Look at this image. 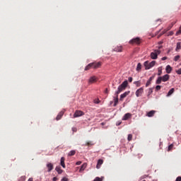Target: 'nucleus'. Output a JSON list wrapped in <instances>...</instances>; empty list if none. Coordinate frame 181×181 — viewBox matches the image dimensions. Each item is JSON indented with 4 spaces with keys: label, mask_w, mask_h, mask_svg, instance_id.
<instances>
[{
    "label": "nucleus",
    "mask_w": 181,
    "mask_h": 181,
    "mask_svg": "<svg viewBox=\"0 0 181 181\" xmlns=\"http://www.w3.org/2000/svg\"><path fill=\"white\" fill-rule=\"evenodd\" d=\"M129 93H131L130 91H126L124 93H122L120 95V101H122V100H124V98H125V97H127V95H129Z\"/></svg>",
    "instance_id": "obj_11"
},
{
    "label": "nucleus",
    "mask_w": 181,
    "mask_h": 181,
    "mask_svg": "<svg viewBox=\"0 0 181 181\" xmlns=\"http://www.w3.org/2000/svg\"><path fill=\"white\" fill-rule=\"evenodd\" d=\"M52 180L53 181H57V177H53Z\"/></svg>",
    "instance_id": "obj_46"
},
{
    "label": "nucleus",
    "mask_w": 181,
    "mask_h": 181,
    "mask_svg": "<svg viewBox=\"0 0 181 181\" xmlns=\"http://www.w3.org/2000/svg\"><path fill=\"white\" fill-rule=\"evenodd\" d=\"M158 49H162V46H160V47H158Z\"/></svg>",
    "instance_id": "obj_53"
},
{
    "label": "nucleus",
    "mask_w": 181,
    "mask_h": 181,
    "mask_svg": "<svg viewBox=\"0 0 181 181\" xmlns=\"http://www.w3.org/2000/svg\"><path fill=\"white\" fill-rule=\"evenodd\" d=\"M65 111L66 110H62L61 112H59V113L57 116V121H59V119H62V117H63V115H64Z\"/></svg>",
    "instance_id": "obj_10"
},
{
    "label": "nucleus",
    "mask_w": 181,
    "mask_h": 181,
    "mask_svg": "<svg viewBox=\"0 0 181 181\" xmlns=\"http://www.w3.org/2000/svg\"><path fill=\"white\" fill-rule=\"evenodd\" d=\"M99 67H101V62H93L89 64H88L85 67V71H87V70H90V69H98Z\"/></svg>",
    "instance_id": "obj_2"
},
{
    "label": "nucleus",
    "mask_w": 181,
    "mask_h": 181,
    "mask_svg": "<svg viewBox=\"0 0 181 181\" xmlns=\"http://www.w3.org/2000/svg\"><path fill=\"white\" fill-rule=\"evenodd\" d=\"M153 80V76H151L148 81L151 82Z\"/></svg>",
    "instance_id": "obj_40"
},
{
    "label": "nucleus",
    "mask_w": 181,
    "mask_h": 181,
    "mask_svg": "<svg viewBox=\"0 0 181 181\" xmlns=\"http://www.w3.org/2000/svg\"><path fill=\"white\" fill-rule=\"evenodd\" d=\"M132 117V114L131 113H126L123 117H122V121H127V119H129Z\"/></svg>",
    "instance_id": "obj_9"
},
{
    "label": "nucleus",
    "mask_w": 181,
    "mask_h": 181,
    "mask_svg": "<svg viewBox=\"0 0 181 181\" xmlns=\"http://www.w3.org/2000/svg\"><path fill=\"white\" fill-rule=\"evenodd\" d=\"M93 181H101V179L98 177H96Z\"/></svg>",
    "instance_id": "obj_36"
},
{
    "label": "nucleus",
    "mask_w": 181,
    "mask_h": 181,
    "mask_svg": "<svg viewBox=\"0 0 181 181\" xmlns=\"http://www.w3.org/2000/svg\"><path fill=\"white\" fill-rule=\"evenodd\" d=\"M130 45H141V38H133L129 41Z\"/></svg>",
    "instance_id": "obj_6"
},
{
    "label": "nucleus",
    "mask_w": 181,
    "mask_h": 181,
    "mask_svg": "<svg viewBox=\"0 0 181 181\" xmlns=\"http://www.w3.org/2000/svg\"><path fill=\"white\" fill-rule=\"evenodd\" d=\"M47 172H52V170L53 169V164L51 163H48L47 164Z\"/></svg>",
    "instance_id": "obj_14"
},
{
    "label": "nucleus",
    "mask_w": 181,
    "mask_h": 181,
    "mask_svg": "<svg viewBox=\"0 0 181 181\" xmlns=\"http://www.w3.org/2000/svg\"><path fill=\"white\" fill-rule=\"evenodd\" d=\"M142 94H144V87H141V88H139L136 91V97H141L142 95Z\"/></svg>",
    "instance_id": "obj_8"
},
{
    "label": "nucleus",
    "mask_w": 181,
    "mask_h": 181,
    "mask_svg": "<svg viewBox=\"0 0 181 181\" xmlns=\"http://www.w3.org/2000/svg\"><path fill=\"white\" fill-rule=\"evenodd\" d=\"M141 69H142V64H141V63H139L136 66V71H140Z\"/></svg>",
    "instance_id": "obj_24"
},
{
    "label": "nucleus",
    "mask_w": 181,
    "mask_h": 181,
    "mask_svg": "<svg viewBox=\"0 0 181 181\" xmlns=\"http://www.w3.org/2000/svg\"><path fill=\"white\" fill-rule=\"evenodd\" d=\"M76 165H81V161H78V162H76Z\"/></svg>",
    "instance_id": "obj_45"
},
{
    "label": "nucleus",
    "mask_w": 181,
    "mask_h": 181,
    "mask_svg": "<svg viewBox=\"0 0 181 181\" xmlns=\"http://www.w3.org/2000/svg\"><path fill=\"white\" fill-rule=\"evenodd\" d=\"M61 181H69V178L64 177L61 180Z\"/></svg>",
    "instance_id": "obj_35"
},
{
    "label": "nucleus",
    "mask_w": 181,
    "mask_h": 181,
    "mask_svg": "<svg viewBox=\"0 0 181 181\" xmlns=\"http://www.w3.org/2000/svg\"><path fill=\"white\" fill-rule=\"evenodd\" d=\"M103 162L104 161L102 159H99L98 160V164L96 165L97 169H100V168H101V165H103Z\"/></svg>",
    "instance_id": "obj_15"
},
{
    "label": "nucleus",
    "mask_w": 181,
    "mask_h": 181,
    "mask_svg": "<svg viewBox=\"0 0 181 181\" xmlns=\"http://www.w3.org/2000/svg\"><path fill=\"white\" fill-rule=\"evenodd\" d=\"M172 149H173V144H170V146H168V152H170Z\"/></svg>",
    "instance_id": "obj_28"
},
{
    "label": "nucleus",
    "mask_w": 181,
    "mask_h": 181,
    "mask_svg": "<svg viewBox=\"0 0 181 181\" xmlns=\"http://www.w3.org/2000/svg\"><path fill=\"white\" fill-rule=\"evenodd\" d=\"M64 160H66V159L64 158V157H62V158H61L60 165H61V166H62V168H66V164L64 163Z\"/></svg>",
    "instance_id": "obj_18"
},
{
    "label": "nucleus",
    "mask_w": 181,
    "mask_h": 181,
    "mask_svg": "<svg viewBox=\"0 0 181 181\" xmlns=\"http://www.w3.org/2000/svg\"><path fill=\"white\" fill-rule=\"evenodd\" d=\"M169 78H170L169 74H165L163 76H160L156 80V84H160V83H162V81H163L165 83L169 80Z\"/></svg>",
    "instance_id": "obj_3"
},
{
    "label": "nucleus",
    "mask_w": 181,
    "mask_h": 181,
    "mask_svg": "<svg viewBox=\"0 0 181 181\" xmlns=\"http://www.w3.org/2000/svg\"><path fill=\"white\" fill-rule=\"evenodd\" d=\"M55 170L59 173V175H62L63 173V170H62L60 166H57L55 168Z\"/></svg>",
    "instance_id": "obj_16"
},
{
    "label": "nucleus",
    "mask_w": 181,
    "mask_h": 181,
    "mask_svg": "<svg viewBox=\"0 0 181 181\" xmlns=\"http://www.w3.org/2000/svg\"><path fill=\"white\" fill-rule=\"evenodd\" d=\"M155 64H156V61H152L150 63L148 61H146L144 62V67H146V70H149V69H152Z\"/></svg>",
    "instance_id": "obj_4"
},
{
    "label": "nucleus",
    "mask_w": 181,
    "mask_h": 181,
    "mask_svg": "<svg viewBox=\"0 0 181 181\" xmlns=\"http://www.w3.org/2000/svg\"><path fill=\"white\" fill-rule=\"evenodd\" d=\"M117 127H119V125H121V122H119V123H117V124H116Z\"/></svg>",
    "instance_id": "obj_49"
},
{
    "label": "nucleus",
    "mask_w": 181,
    "mask_h": 181,
    "mask_svg": "<svg viewBox=\"0 0 181 181\" xmlns=\"http://www.w3.org/2000/svg\"><path fill=\"white\" fill-rule=\"evenodd\" d=\"M105 93H108V88H106L105 90Z\"/></svg>",
    "instance_id": "obj_51"
},
{
    "label": "nucleus",
    "mask_w": 181,
    "mask_h": 181,
    "mask_svg": "<svg viewBox=\"0 0 181 181\" xmlns=\"http://www.w3.org/2000/svg\"><path fill=\"white\" fill-rule=\"evenodd\" d=\"M84 115V112L81 110H76L75 113L74 114V118H77L78 117H83Z\"/></svg>",
    "instance_id": "obj_7"
},
{
    "label": "nucleus",
    "mask_w": 181,
    "mask_h": 181,
    "mask_svg": "<svg viewBox=\"0 0 181 181\" xmlns=\"http://www.w3.org/2000/svg\"><path fill=\"white\" fill-rule=\"evenodd\" d=\"M175 23H176V22H173L172 23H171V26L173 28V25H175Z\"/></svg>",
    "instance_id": "obj_48"
},
{
    "label": "nucleus",
    "mask_w": 181,
    "mask_h": 181,
    "mask_svg": "<svg viewBox=\"0 0 181 181\" xmlns=\"http://www.w3.org/2000/svg\"><path fill=\"white\" fill-rule=\"evenodd\" d=\"M173 93H175V88H171V89L168 91V94H167V96L169 97V96L172 95Z\"/></svg>",
    "instance_id": "obj_21"
},
{
    "label": "nucleus",
    "mask_w": 181,
    "mask_h": 181,
    "mask_svg": "<svg viewBox=\"0 0 181 181\" xmlns=\"http://www.w3.org/2000/svg\"><path fill=\"white\" fill-rule=\"evenodd\" d=\"M72 131H73V132H77V128L72 127Z\"/></svg>",
    "instance_id": "obj_39"
},
{
    "label": "nucleus",
    "mask_w": 181,
    "mask_h": 181,
    "mask_svg": "<svg viewBox=\"0 0 181 181\" xmlns=\"http://www.w3.org/2000/svg\"><path fill=\"white\" fill-rule=\"evenodd\" d=\"M94 103H95V104H100V100L98 99V100H95Z\"/></svg>",
    "instance_id": "obj_38"
},
{
    "label": "nucleus",
    "mask_w": 181,
    "mask_h": 181,
    "mask_svg": "<svg viewBox=\"0 0 181 181\" xmlns=\"http://www.w3.org/2000/svg\"><path fill=\"white\" fill-rule=\"evenodd\" d=\"M175 181H181V177H177Z\"/></svg>",
    "instance_id": "obj_43"
},
{
    "label": "nucleus",
    "mask_w": 181,
    "mask_h": 181,
    "mask_svg": "<svg viewBox=\"0 0 181 181\" xmlns=\"http://www.w3.org/2000/svg\"><path fill=\"white\" fill-rule=\"evenodd\" d=\"M134 84H135L136 87H141V81H134Z\"/></svg>",
    "instance_id": "obj_25"
},
{
    "label": "nucleus",
    "mask_w": 181,
    "mask_h": 181,
    "mask_svg": "<svg viewBox=\"0 0 181 181\" xmlns=\"http://www.w3.org/2000/svg\"><path fill=\"white\" fill-rule=\"evenodd\" d=\"M86 168H87V163H83V164L81 166V168H80V170H79L80 173H81V172H83V170H84Z\"/></svg>",
    "instance_id": "obj_19"
},
{
    "label": "nucleus",
    "mask_w": 181,
    "mask_h": 181,
    "mask_svg": "<svg viewBox=\"0 0 181 181\" xmlns=\"http://www.w3.org/2000/svg\"><path fill=\"white\" fill-rule=\"evenodd\" d=\"M167 59H168V57H163V58L161 59V60H166Z\"/></svg>",
    "instance_id": "obj_47"
},
{
    "label": "nucleus",
    "mask_w": 181,
    "mask_h": 181,
    "mask_svg": "<svg viewBox=\"0 0 181 181\" xmlns=\"http://www.w3.org/2000/svg\"><path fill=\"white\" fill-rule=\"evenodd\" d=\"M113 52H122V46H117L113 49Z\"/></svg>",
    "instance_id": "obj_12"
},
{
    "label": "nucleus",
    "mask_w": 181,
    "mask_h": 181,
    "mask_svg": "<svg viewBox=\"0 0 181 181\" xmlns=\"http://www.w3.org/2000/svg\"><path fill=\"white\" fill-rule=\"evenodd\" d=\"M179 59H180V55H177L174 57V62H177V60H179Z\"/></svg>",
    "instance_id": "obj_31"
},
{
    "label": "nucleus",
    "mask_w": 181,
    "mask_h": 181,
    "mask_svg": "<svg viewBox=\"0 0 181 181\" xmlns=\"http://www.w3.org/2000/svg\"><path fill=\"white\" fill-rule=\"evenodd\" d=\"M128 80H129V83H132L133 78H132V77H129Z\"/></svg>",
    "instance_id": "obj_41"
},
{
    "label": "nucleus",
    "mask_w": 181,
    "mask_h": 181,
    "mask_svg": "<svg viewBox=\"0 0 181 181\" xmlns=\"http://www.w3.org/2000/svg\"><path fill=\"white\" fill-rule=\"evenodd\" d=\"M149 86H151V82H150V81H147V82L146 83V87H149Z\"/></svg>",
    "instance_id": "obj_34"
},
{
    "label": "nucleus",
    "mask_w": 181,
    "mask_h": 181,
    "mask_svg": "<svg viewBox=\"0 0 181 181\" xmlns=\"http://www.w3.org/2000/svg\"><path fill=\"white\" fill-rule=\"evenodd\" d=\"M160 88H162V86L158 85V86L156 87V91H159V90H160Z\"/></svg>",
    "instance_id": "obj_33"
},
{
    "label": "nucleus",
    "mask_w": 181,
    "mask_h": 181,
    "mask_svg": "<svg viewBox=\"0 0 181 181\" xmlns=\"http://www.w3.org/2000/svg\"><path fill=\"white\" fill-rule=\"evenodd\" d=\"M26 180V177L25 176H22L18 181H25Z\"/></svg>",
    "instance_id": "obj_32"
},
{
    "label": "nucleus",
    "mask_w": 181,
    "mask_h": 181,
    "mask_svg": "<svg viewBox=\"0 0 181 181\" xmlns=\"http://www.w3.org/2000/svg\"><path fill=\"white\" fill-rule=\"evenodd\" d=\"M76 155V151L72 150L68 153V156H74Z\"/></svg>",
    "instance_id": "obj_22"
},
{
    "label": "nucleus",
    "mask_w": 181,
    "mask_h": 181,
    "mask_svg": "<svg viewBox=\"0 0 181 181\" xmlns=\"http://www.w3.org/2000/svg\"><path fill=\"white\" fill-rule=\"evenodd\" d=\"M168 35H169V36H173V31H170V32L168 33Z\"/></svg>",
    "instance_id": "obj_37"
},
{
    "label": "nucleus",
    "mask_w": 181,
    "mask_h": 181,
    "mask_svg": "<svg viewBox=\"0 0 181 181\" xmlns=\"http://www.w3.org/2000/svg\"><path fill=\"white\" fill-rule=\"evenodd\" d=\"M158 76H162V68L159 67L158 69Z\"/></svg>",
    "instance_id": "obj_27"
},
{
    "label": "nucleus",
    "mask_w": 181,
    "mask_h": 181,
    "mask_svg": "<svg viewBox=\"0 0 181 181\" xmlns=\"http://www.w3.org/2000/svg\"><path fill=\"white\" fill-rule=\"evenodd\" d=\"M127 141H129V142L132 141V134H129L128 135Z\"/></svg>",
    "instance_id": "obj_29"
},
{
    "label": "nucleus",
    "mask_w": 181,
    "mask_h": 181,
    "mask_svg": "<svg viewBox=\"0 0 181 181\" xmlns=\"http://www.w3.org/2000/svg\"><path fill=\"white\" fill-rule=\"evenodd\" d=\"M160 54V49H155L153 52L151 53V59L153 60H156L158 59V56Z\"/></svg>",
    "instance_id": "obj_5"
},
{
    "label": "nucleus",
    "mask_w": 181,
    "mask_h": 181,
    "mask_svg": "<svg viewBox=\"0 0 181 181\" xmlns=\"http://www.w3.org/2000/svg\"><path fill=\"white\" fill-rule=\"evenodd\" d=\"M177 74H181V69H178V70L177 71Z\"/></svg>",
    "instance_id": "obj_44"
},
{
    "label": "nucleus",
    "mask_w": 181,
    "mask_h": 181,
    "mask_svg": "<svg viewBox=\"0 0 181 181\" xmlns=\"http://www.w3.org/2000/svg\"><path fill=\"white\" fill-rule=\"evenodd\" d=\"M180 49H181L180 42H177V47H176V49H175L176 52H177V50H180Z\"/></svg>",
    "instance_id": "obj_26"
},
{
    "label": "nucleus",
    "mask_w": 181,
    "mask_h": 181,
    "mask_svg": "<svg viewBox=\"0 0 181 181\" xmlns=\"http://www.w3.org/2000/svg\"><path fill=\"white\" fill-rule=\"evenodd\" d=\"M28 181H33V178H29Z\"/></svg>",
    "instance_id": "obj_50"
},
{
    "label": "nucleus",
    "mask_w": 181,
    "mask_h": 181,
    "mask_svg": "<svg viewBox=\"0 0 181 181\" xmlns=\"http://www.w3.org/2000/svg\"><path fill=\"white\" fill-rule=\"evenodd\" d=\"M128 87V81H124L119 87L117 88V91L115 92V95L118 97V94L122 93L125 88Z\"/></svg>",
    "instance_id": "obj_1"
},
{
    "label": "nucleus",
    "mask_w": 181,
    "mask_h": 181,
    "mask_svg": "<svg viewBox=\"0 0 181 181\" xmlns=\"http://www.w3.org/2000/svg\"><path fill=\"white\" fill-rule=\"evenodd\" d=\"M156 113V111L151 110V111L147 112L146 116L148 117H153V115H155Z\"/></svg>",
    "instance_id": "obj_13"
},
{
    "label": "nucleus",
    "mask_w": 181,
    "mask_h": 181,
    "mask_svg": "<svg viewBox=\"0 0 181 181\" xmlns=\"http://www.w3.org/2000/svg\"><path fill=\"white\" fill-rule=\"evenodd\" d=\"M114 101H115L114 107H117V105L118 104V95L117 96L116 95V98H114Z\"/></svg>",
    "instance_id": "obj_23"
},
{
    "label": "nucleus",
    "mask_w": 181,
    "mask_h": 181,
    "mask_svg": "<svg viewBox=\"0 0 181 181\" xmlns=\"http://www.w3.org/2000/svg\"><path fill=\"white\" fill-rule=\"evenodd\" d=\"M170 50H168V53H170Z\"/></svg>",
    "instance_id": "obj_54"
},
{
    "label": "nucleus",
    "mask_w": 181,
    "mask_h": 181,
    "mask_svg": "<svg viewBox=\"0 0 181 181\" xmlns=\"http://www.w3.org/2000/svg\"><path fill=\"white\" fill-rule=\"evenodd\" d=\"M97 81V77L91 76L89 79V83H95Z\"/></svg>",
    "instance_id": "obj_20"
},
{
    "label": "nucleus",
    "mask_w": 181,
    "mask_h": 181,
    "mask_svg": "<svg viewBox=\"0 0 181 181\" xmlns=\"http://www.w3.org/2000/svg\"><path fill=\"white\" fill-rule=\"evenodd\" d=\"M153 91L152 90V88L149 89V93H153Z\"/></svg>",
    "instance_id": "obj_52"
},
{
    "label": "nucleus",
    "mask_w": 181,
    "mask_h": 181,
    "mask_svg": "<svg viewBox=\"0 0 181 181\" xmlns=\"http://www.w3.org/2000/svg\"><path fill=\"white\" fill-rule=\"evenodd\" d=\"M86 145H87L88 146H90V145H92L91 141H88V142L86 143Z\"/></svg>",
    "instance_id": "obj_42"
},
{
    "label": "nucleus",
    "mask_w": 181,
    "mask_h": 181,
    "mask_svg": "<svg viewBox=\"0 0 181 181\" xmlns=\"http://www.w3.org/2000/svg\"><path fill=\"white\" fill-rule=\"evenodd\" d=\"M165 70L168 74H170V73H172V66H170V65H168L165 68Z\"/></svg>",
    "instance_id": "obj_17"
},
{
    "label": "nucleus",
    "mask_w": 181,
    "mask_h": 181,
    "mask_svg": "<svg viewBox=\"0 0 181 181\" xmlns=\"http://www.w3.org/2000/svg\"><path fill=\"white\" fill-rule=\"evenodd\" d=\"M172 28H173L172 25L168 26L166 30H164V33H166L168 30H170Z\"/></svg>",
    "instance_id": "obj_30"
}]
</instances>
